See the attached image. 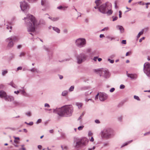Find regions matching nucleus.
I'll return each instance as SVG.
<instances>
[{
    "instance_id": "obj_1",
    "label": "nucleus",
    "mask_w": 150,
    "mask_h": 150,
    "mask_svg": "<svg viewBox=\"0 0 150 150\" xmlns=\"http://www.w3.org/2000/svg\"><path fill=\"white\" fill-rule=\"evenodd\" d=\"M74 108L71 105L64 106L54 110V112H57L58 115L62 117L71 116L73 112Z\"/></svg>"
},
{
    "instance_id": "obj_2",
    "label": "nucleus",
    "mask_w": 150,
    "mask_h": 150,
    "mask_svg": "<svg viewBox=\"0 0 150 150\" xmlns=\"http://www.w3.org/2000/svg\"><path fill=\"white\" fill-rule=\"evenodd\" d=\"M25 22H27L28 30L29 32H33L35 30V26L36 23V20L32 15H28L27 17L24 18Z\"/></svg>"
},
{
    "instance_id": "obj_3",
    "label": "nucleus",
    "mask_w": 150,
    "mask_h": 150,
    "mask_svg": "<svg viewBox=\"0 0 150 150\" xmlns=\"http://www.w3.org/2000/svg\"><path fill=\"white\" fill-rule=\"evenodd\" d=\"M112 132V131L110 129H106L102 132V137L104 138H110Z\"/></svg>"
},
{
    "instance_id": "obj_4",
    "label": "nucleus",
    "mask_w": 150,
    "mask_h": 150,
    "mask_svg": "<svg viewBox=\"0 0 150 150\" xmlns=\"http://www.w3.org/2000/svg\"><path fill=\"white\" fill-rule=\"evenodd\" d=\"M144 71L147 76L150 77V64L146 63L144 65Z\"/></svg>"
},
{
    "instance_id": "obj_5",
    "label": "nucleus",
    "mask_w": 150,
    "mask_h": 150,
    "mask_svg": "<svg viewBox=\"0 0 150 150\" xmlns=\"http://www.w3.org/2000/svg\"><path fill=\"white\" fill-rule=\"evenodd\" d=\"M76 43L78 46L81 47L85 45L86 41L84 39L79 38L76 40Z\"/></svg>"
},
{
    "instance_id": "obj_6",
    "label": "nucleus",
    "mask_w": 150,
    "mask_h": 150,
    "mask_svg": "<svg viewBox=\"0 0 150 150\" xmlns=\"http://www.w3.org/2000/svg\"><path fill=\"white\" fill-rule=\"evenodd\" d=\"M108 6L107 3H106L105 4H102L98 7L99 10L100 12L103 13H105L108 9Z\"/></svg>"
},
{
    "instance_id": "obj_7",
    "label": "nucleus",
    "mask_w": 150,
    "mask_h": 150,
    "mask_svg": "<svg viewBox=\"0 0 150 150\" xmlns=\"http://www.w3.org/2000/svg\"><path fill=\"white\" fill-rule=\"evenodd\" d=\"M16 38L15 37H13L12 38H8L7 39V41H9L8 43L7 47H12L13 45V43L12 42L13 41H15V40Z\"/></svg>"
},
{
    "instance_id": "obj_8",
    "label": "nucleus",
    "mask_w": 150,
    "mask_h": 150,
    "mask_svg": "<svg viewBox=\"0 0 150 150\" xmlns=\"http://www.w3.org/2000/svg\"><path fill=\"white\" fill-rule=\"evenodd\" d=\"M20 7L21 10L23 11L29 8V6L25 2H23L21 4Z\"/></svg>"
},
{
    "instance_id": "obj_9",
    "label": "nucleus",
    "mask_w": 150,
    "mask_h": 150,
    "mask_svg": "<svg viewBox=\"0 0 150 150\" xmlns=\"http://www.w3.org/2000/svg\"><path fill=\"white\" fill-rule=\"evenodd\" d=\"M86 56L85 55L82 54L77 57V61L79 64L81 63L84 61L86 59Z\"/></svg>"
},
{
    "instance_id": "obj_10",
    "label": "nucleus",
    "mask_w": 150,
    "mask_h": 150,
    "mask_svg": "<svg viewBox=\"0 0 150 150\" xmlns=\"http://www.w3.org/2000/svg\"><path fill=\"white\" fill-rule=\"evenodd\" d=\"M108 97V96L105 93H101L99 94V98L101 101H103L106 99Z\"/></svg>"
},
{
    "instance_id": "obj_11",
    "label": "nucleus",
    "mask_w": 150,
    "mask_h": 150,
    "mask_svg": "<svg viewBox=\"0 0 150 150\" xmlns=\"http://www.w3.org/2000/svg\"><path fill=\"white\" fill-rule=\"evenodd\" d=\"M82 143V144L83 145H85L88 142V139L86 138H82L81 140Z\"/></svg>"
},
{
    "instance_id": "obj_12",
    "label": "nucleus",
    "mask_w": 150,
    "mask_h": 150,
    "mask_svg": "<svg viewBox=\"0 0 150 150\" xmlns=\"http://www.w3.org/2000/svg\"><path fill=\"white\" fill-rule=\"evenodd\" d=\"M127 75L128 77H129L132 79H136L137 77V75L136 74H127Z\"/></svg>"
},
{
    "instance_id": "obj_13",
    "label": "nucleus",
    "mask_w": 150,
    "mask_h": 150,
    "mask_svg": "<svg viewBox=\"0 0 150 150\" xmlns=\"http://www.w3.org/2000/svg\"><path fill=\"white\" fill-rule=\"evenodd\" d=\"M5 99L7 101H11L14 100V98L11 96H7Z\"/></svg>"
},
{
    "instance_id": "obj_14",
    "label": "nucleus",
    "mask_w": 150,
    "mask_h": 150,
    "mask_svg": "<svg viewBox=\"0 0 150 150\" xmlns=\"http://www.w3.org/2000/svg\"><path fill=\"white\" fill-rule=\"evenodd\" d=\"M7 96L6 93L4 91H0V96L1 98H4L5 99Z\"/></svg>"
},
{
    "instance_id": "obj_15",
    "label": "nucleus",
    "mask_w": 150,
    "mask_h": 150,
    "mask_svg": "<svg viewBox=\"0 0 150 150\" xmlns=\"http://www.w3.org/2000/svg\"><path fill=\"white\" fill-rule=\"evenodd\" d=\"M95 3L96 4V6L94 7L95 9H97L98 8V6L101 4V1L100 0H96Z\"/></svg>"
},
{
    "instance_id": "obj_16",
    "label": "nucleus",
    "mask_w": 150,
    "mask_h": 150,
    "mask_svg": "<svg viewBox=\"0 0 150 150\" xmlns=\"http://www.w3.org/2000/svg\"><path fill=\"white\" fill-rule=\"evenodd\" d=\"M41 4L42 6H45L48 5V2L46 0H41Z\"/></svg>"
},
{
    "instance_id": "obj_17",
    "label": "nucleus",
    "mask_w": 150,
    "mask_h": 150,
    "mask_svg": "<svg viewBox=\"0 0 150 150\" xmlns=\"http://www.w3.org/2000/svg\"><path fill=\"white\" fill-rule=\"evenodd\" d=\"M117 28L120 30V32L122 33L124 32V29L122 26L120 25H117Z\"/></svg>"
},
{
    "instance_id": "obj_18",
    "label": "nucleus",
    "mask_w": 150,
    "mask_h": 150,
    "mask_svg": "<svg viewBox=\"0 0 150 150\" xmlns=\"http://www.w3.org/2000/svg\"><path fill=\"white\" fill-rule=\"evenodd\" d=\"M14 138L15 140H14V142L16 144H18L19 143V140H20L19 138V137H14Z\"/></svg>"
},
{
    "instance_id": "obj_19",
    "label": "nucleus",
    "mask_w": 150,
    "mask_h": 150,
    "mask_svg": "<svg viewBox=\"0 0 150 150\" xmlns=\"http://www.w3.org/2000/svg\"><path fill=\"white\" fill-rule=\"evenodd\" d=\"M81 144H82L81 141L77 142H76V148H78L81 146Z\"/></svg>"
},
{
    "instance_id": "obj_20",
    "label": "nucleus",
    "mask_w": 150,
    "mask_h": 150,
    "mask_svg": "<svg viewBox=\"0 0 150 150\" xmlns=\"http://www.w3.org/2000/svg\"><path fill=\"white\" fill-rule=\"evenodd\" d=\"M76 105L78 106L79 108H81L83 105V104L80 103H76Z\"/></svg>"
},
{
    "instance_id": "obj_21",
    "label": "nucleus",
    "mask_w": 150,
    "mask_h": 150,
    "mask_svg": "<svg viewBox=\"0 0 150 150\" xmlns=\"http://www.w3.org/2000/svg\"><path fill=\"white\" fill-rule=\"evenodd\" d=\"M144 32V30H142L139 33L137 36V38H139L140 37V36L143 34Z\"/></svg>"
},
{
    "instance_id": "obj_22",
    "label": "nucleus",
    "mask_w": 150,
    "mask_h": 150,
    "mask_svg": "<svg viewBox=\"0 0 150 150\" xmlns=\"http://www.w3.org/2000/svg\"><path fill=\"white\" fill-rule=\"evenodd\" d=\"M49 18L53 21H56L59 19V18H57V17H56V18L49 17Z\"/></svg>"
},
{
    "instance_id": "obj_23",
    "label": "nucleus",
    "mask_w": 150,
    "mask_h": 150,
    "mask_svg": "<svg viewBox=\"0 0 150 150\" xmlns=\"http://www.w3.org/2000/svg\"><path fill=\"white\" fill-rule=\"evenodd\" d=\"M53 29L54 30L57 32V33H60V30L58 28L53 27Z\"/></svg>"
},
{
    "instance_id": "obj_24",
    "label": "nucleus",
    "mask_w": 150,
    "mask_h": 150,
    "mask_svg": "<svg viewBox=\"0 0 150 150\" xmlns=\"http://www.w3.org/2000/svg\"><path fill=\"white\" fill-rule=\"evenodd\" d=\"M68 93V92L67 91H63L62 93V95L63 96H66L67 95V94Z\"/></svg>"
},
{
    "instance_id": "obj_25",
    "label": "nucleus",
    "mask_w": 150,
    "mask_h": 150,
    "mask_svg": "<svg viewBox=\"0 0 150 150\" xmlns=\"http://www.w3.org/2000/svg\"><path fill=\"white\" fill-rule=\"evenodd\" d=\"M112 11L110 10H108V11H107L106 13H107L108 14L110 15L112 14Z\"/></svg>"
},
{
    "instance_id": "obj_26",
    "label": "nucleus",
    "mask_w": 150,
    "mask_h": 150,
    "mask_svg": "<svg viewBox=\"0 0 150 150\" xmlns=\"http://www.w3.org/2000/svg\"><path fill=\"white\" fill-rule=\"evenodd\" d=\"M105 76H106V77H109V72L107 71H105Z\"/></svg>"
},
{
    "instance_id": "obj_27",
    "label": "nucleus",
    "mask_w": 150,
    "mask_h": 150,
    "mask_svg": "<svg viewBox=\"0 0 150 150\" xmlns=\"http://www.w3.org/2000/svg\"><path fill=\"white\" fill-rule=\"evenodd\" d=\"M20 92L21 93L23 94V95H25V92L24 90H20Z\"/></svg>"
},
{
    "instance_id": "obj_28",
    "label": "nucleus",
    "mask_w": 150,
    "mask_h": 150,
    "mask_svg": "<svg viewBox=\"0 0 150 150\" xmlns=\"http://www.w3.org/2000/svg\"><path fill=\"white\" fill-rule=\"evenodd\" d=\"M83 127H84V126H81L79 127L78 128V129L79 130H82Z\"/></svg>"
},
{
    "instance_id": "obj_29",
    "label": "nucleus",
    "mask_w": 150,
    "mask_h": 150,
    "mask_svg": "<svg viewBox=\"0 0 150 150\" xmlns=\"http://www.w3.org/2000/svg\"><path fill=\"white\" fill-rule=\"evenodd\" d=\"M57 8L59 9H63L64 10L65 8V7H63L62 6H60L58 7H57Z\"/></svg>"
},
{
    "instance_id": "obj_30",
    "label": "nucleus",
    "mask_w": 150,
    "mask_h": 150,
    "mask_svg": "<svg viewBox=\"0 0 150 150\" xmlns=\"http://www.w3.org/2000/svg\"><path fill=\"white\" fill-rule=\"evenodd\" d=\"M74 88V86H72L69 89V91H72L73 90Z\"/></svg>"
},
{
    "instance_id": "obj_31",
    "label": "nucleus",
    "mask_w": 150,
    "mask_h": 150,
    "mask_svg": "<svg viewBox=\"0 0 150 150\" xmlns=\"http://www.w3.org/2000/svg\"><path fill=\"white\" fill-rule=\"evenodd\" d=\"M25 53L24 52H22L21 53L20 55H19V56L20 57H21L22 56H23L25 55Z\"/></svg>"
},
{
    "instance_id": "obj_32",
    "label": "nucleus",
    "mask_w": 150,
    "mask_h": 150,
    "mask_svg": "<svg viewBox=\"0 0 150 150\" xmlns=\"http://www.w3.org/2000/svg\"><path fill=\"white\" fill-rule=\"evenodd\" d=\"M134 98L136 100H140V99L139 97L137 96H134Z\"/></svg>"
},
{
    "instance_id": "obj_33",
    "label": "nucleus",
    "mask_w": 150,
    "mask_h": 150,
    "mask_svg": "<svg viewBox=\"0 0 150 150\" xmlns=\"http://www.w3.org/2000/svg\"><path fill=\"white\" fill-rule=\"evenodd\" d=\"M132 54V52H129L126 53V56H128V55H130Z\"/></svg>"
},
{
    "instance_id": "obj_34",
    "label": "nucleus",
    "mask_w": 150,
    "mask_h": 150,
    "mask_svg": "<svg viewBox=\"0 0 150 150\" xmlns=\"http://www.w3.org/2000/svg\"><path fill=\"white\" fill-rule=\"evenodd\" d=\"M7 72V71H4L2 73V74L3 75H4L5 74H6Z\"/></svg>"
},
{
    "instance_id": "obj_35",
    "label": "nucleus",
    "mask_w": 150,
    "mask_h": 150,
    "mask_svg": "<svg viewBox=\"0 0 150 150\" xmlns=\"http://www.w3.org/2000/svg\"><path fill=\"white\" fill-rule=\"evenodd\" d=\"M125 86L123 85L122 84L120 85V88L121 89H123L125 88Z\"/></svg>"
},
{
    "instance_id": "obj_36",
    "label": "nucleus",
    "mask_w": 150,
    "mask_h": 150,
    "mask_svg": "<svg viewBox=\"0 0 150 150\" xmlns=\"http://www.w3.org/2000/svg\"><path fill=\"white\" fill-rule=\"evenodd\" d=\"M115 90V89L114 88H112L110 90V91L111 92H113Z\"/></svg>"
},
{
    "instance_id": "obj_37",
    "label": "nucleus",
    "mask_w": 150,
    "mask_h": 150,
    "mask_svg": "<svg viewBox=\"0 0 150 150\" xmlns=\"http://www.w3.org/2000/svg\"><path fill=\"white\" fill-rule=\"evenodd\" d=\"M45 107H47L48 108L50 107V105L47 103H45Z\"/></svg>"
},
{
    "instance_id": "obj_38",
    "label": "nucleus",
    "mask_w": 150,
    "mask_h": 150,
    "mask_svg": "<svg viewBox=\"0 0 150 150\" xmlns=\"http://www.w3.org/2000/svg\"><path fill=\"white\" fill-rule=\"evenodd\" d=\"M93 134V133L91 131H89L88 133V135L90 136H92Z\"/></svg>"
},
{
    "instance_id": "obj_39",
    "label": "nucleus",
    "mask_w": 150,
    "mask_h": 150,
    "mask_svg": "<svg viewBox=\"0 0 150 150\" xmlns=\"http://www.w3.org/2000/svg\"><path fill=\"white\" fill-rule=\"evenodd\" d=\"M122 44H126V40H123L122 42Z\"/></svg>"
},
{
    "instance_id": "obj_40",
    "label": "nucleus",
    "mask_w": 150,
    "mask_h": 150,
    "mask_svg": "<svg viewBox=\"0 0 150 150\" xmlns=\"http://www.w3.org/2000/svg\"><path fill=\"white\" fill-rule=\"evenodd\" d=\"M138 3L140 5H144L145 4L142 1H140Z\"/></svg>"
},
{
    "instance_id": "obj_41",
    "label": "nucleus",
    "mask_w": 150,
    "mask_h": 150,
    "mask_svg": "<svg viewBox=\"0 0 150 150\" xmlns=\"http://www.w3.org/2000/svg\"><path fill=\"white\" fill-rule=\"evenodd\" d=\"M108 61H109L111 63H113L114 62V61L113 60H111L109 59H108Z\"/></svg>"
},
{
    "instance_id": "obj_42",
    "label": "nucleus",
    "mask_w": 150,
    "mask_h": 150,
    "mask_svg": "<svg viewBox=\"0 0 150 150\" xmlns=\"http://www.w3.org/2000/svg\"><path fill=\"white\" fill-rule=\"evenodd\" d=\"M112 18H113V21H114L116 20L117 18V17H113Z\"/></svg>"
},
{
    "instance_id": "obj_43",
    "label": "nucleus",
    "mask_w": 150,
    "mask_h": 150,
    "mask_svg": "<svg viewBox=\"0 0 150 150\" xmlns=\"http://www.w3.org/2000/svg\"><path fill=\"white\" fill-rule=\"evenodd\" d=\"M41 121H42V120H41V119H38V121H37V124H38V123H40V122H41Z\"/></svg>"
},
{
    "instance_id": "obj_44",
    "label": "nucleus",
    "mask_w": 150,
    "mask_h": 150,
    "mask_svg": "<svg viewBox=\"0 0 150 150\" xmlns=\"http://www.w3.org/2000/svg\"><path fill=\"white\" fill-rule=\"evenodd\" d=\"M119 17L120 18L122 17V13L121 11H119Z\"/></svg>"
},
{
    "instance_id": "obj_45",
    "label": "nucleus",
    "mask_w": 150,
    "mask_h": 150,
    "mask_svg": "<svg viewBox=\"0 0 150 150\" xmlns=\"http://www.w3.org/2000/svg\"><path fill=\"white\" fill-rule=\"evenodd\" d=\"M25 123L30 125H32L33 124V122H30L29 123H27L26 122H25Z\"/></svg>"
},
{
    "instance_id": "obj_46",
    "label": "nucleus",
    "mask_w": 150,
    "mask_h": 150,
    "mask_svg": "<svg viewBox=\"0 0 150 150\" xmlns=\"http://www.w3.org/2000/svg\"><path fill=\"white\" fill-rule=\"evenodd\" d=\"M146 5V8H148V5L150 4V3H147L145 4Z\"/></svg>"
},
{
    "instance_id": "obj_47",
    "label": "nucleus",
    "mask_w": 150,
    "mask_h": 150,
    "mask_svg": "<svg viewBox=\"0 0 150 150\" xmlns=\"http://www.w3.org/2000/svg\"><path fill=\"white\" fill-rule=\"evenodd\" d=\"M26 115L29 116H30L31 115V113L30 112H28L26 113Z\"/></svg>"
},
{
    "instance_id": "obj_48",
    "label": "nucleus",
    "mask_w": 150,
    "mask_h": 150,
    "mask_svg": "<svg viewBox=\"0 0 150 150\" xmlns=\"http://www.w3.org/2000/svg\"><path fill=\"white\" fill-rule=\"evenodd\" d=\"M95 148V146H93L92 148H89L88 149V150H94Z\"/></svg>"
},
{
    "instance_id": "obj_49",
    "label": "nucleus",
    "mask_w": 150,
    "mask_h": 150,
    "mask_svg": "<svg viewBox=\"0 0 150 150\" xmlns=\"http://www.w3.org/2000/svg\"><path fill=\"white\" fill-rule=\"evenodd\" d=\"M144 39L145 38L144 37H143L142 38L140 39L139 41V42H141L142 41V40H144Z\"/></svg>"
},
{
    "instance_id": "obj_50",
    "label": "nucleus",
    "mask_w": 150,
    "mask_h": 150,
    "mask_svg": "<svg viewBox=\"0 0 150 150\" xmlns=\"http://www.w3.org/2000/svg\"><path fill=\"white\" fill-rule=\"evenodd\" d=\"M20 92V90L19 91H14V93L16 94H18Z\"/></svg>"
},
{
    "instance_id": "obj_51",
    "label": "nucleus",
    "mask_w": 150,
    "mask_h": 150,
    "mask_svg": "<svg viewBox=\"0 0 150 150\" xmlns=\"http://www.w3.org/2000/svg\"><path fill=\"white\" fill-rule=\"evenodd\" d=\"M95 122L97 123H99L100 122V121L98 120H95Z\"/></svg>"
},
{
    "instance_id": "obj_52",
    "label": "nucleus",
    "mask_w": 150,
    "mask_h": 150,
    "mask_svg": "<svg viewBox=\"0 0 150 150\" xmlns=\"http://www.w3.org/2000/svg\"><path fill=\"white\" fill-rule=\"evenodd\" d=\"M108 28H104L102 30V31H104L105 30H108Z\"/></svg>"
},
{
    "instance_id": "obj_53",
    "label": "nucleus",
    "mask_w": 150,
    "mask_h": 150,
    "mask_svg": "<svg viewBox=\"0 0 150 150\" xmlns=\"http://www.w3.org/2000/svg\"><path fill=\"white\" fill-rule=\"evenodd\" d=\"M150 134V132H147V133H145L144 134V136H145V135H148V134Z\"/></svg>"
},
{
    "instance_id": "obj_54",
    "label": "nucleus",
    "mask_w": 150,
    "mask_h": 150,
    "mask_svg": "<svg viewBox=\"0 0 150 150\" xmlns=\"http://www.w3.org/2000/svg\"><path fill=\"white\" fill-rule=\"evenodd\" d=\"M98 58V57H94V58H93V60L95 61H96V60H97V59Z\"/></svg>"
},
{
    "instance_id": "obj_55",
    "label": "nucleus",
    "mask_w": 150,
    "mask_h": 150,
    "mask_svg": "<svg viewBox=\"0 0 150 150\" xmlns=\"http://www.w3.org/2000/svg\"><path fill=\"white\" fill-rule=\"evenodd\" d=\"M42 146L40 145H39L38 146V148L40 149H41L42 148Z\"/></svg>"
},
{
    "instance_id": "obj_56",
    "label": "nucleus",
    "mask_w": 150,
    "mask_h": 150,
    "mask_svg": "<svg viewBox=\"0 0 150 150\" xmlns=\"http://www.w3.org/2000/svg\"><path fill=\"white\" fill-rule=\"evenodd\" d=\"M127 144H128V143H126L124 144L123 145H122L121 146V148H122L123 147H124V146H125L126 145H127Z\"/></svg>"
},
{
    "instance_id": "obj_57",
    "label": "nucleus",
    "mask_w": 150,
    "mask_h": 150,
    "mask_svg": "<svg viewBox=\"0 0 150 150\" xmlns=\"http://www.w3.org/2000/svg\"><path fill=\"white\" fill-rule=\"evenodd\" d=\"M100 38H102L103 37H104L105 36L103 34H100Z\"/></svg>"
},
{
    "instance_id": "obj_58",
    "label": "nucleus",
    "mask_w": 150,
    "mask_h": 150,
    "mask_svg": "<svg viewBox=\"0 0 150 150\" xmlns=\"http://www.w3.org/2000/svg\"><path fill=\"white\" fill-rule=\"evenodd\" d=\"M22 69V68L21 67H19L17 68V70H21Z\"/></svg>"
},
{
    "instance_id": "obj_59",
    "label": "nucleus",
    "mask_w": 150,
    "mask_h": 150,
    "mask_svg": "<svg viewBox=\"0 0 150 150\" xmlns=\"http://www.w3.org/2000/svg\"><path fill=\"white\" fill-rule=\"evenodd\" d=\"M90 141L92 142L94 141V139L93 138V137H91V138L90 139Z\"/></svg>"
},
{
    "instance_id": "obj_60",
    "label": "nucleus",
    "mask_w": 150,
    "mask_h": 150,
    "mask_svg": "<svg viewBox=\"0 0 150 150\" xmlns=\"http://www.w3.org/2000/svg\"><path fill=\"white\" fill-rule=\"evenodd\" d=\"M99 95V94L98 93L96 96V97H95V99L96 100L98 98V95Z\"/></svg>"
},
{
    "instance_id": "obj_61",
    "label": "nucleus",
    "mask_w": 150,
    "mask_h": 150,
    "mask_svg": "<svg viewBox=\"0 0 150 150\" xmlns=\"http://www.w3.org/2000/svg\"><path fill=\"white\" fill-rule=\"evenodd\" d=\"M108 38L109 39H110L111 40H114L115 39V38H112L108 37Z\"/></svg>"
},
{
    "instance_id": "obj_62",
    "label": "nucleus",
    "mask_w": 150,
    "mask_h": 150,
    "mask_svg": "<svg viewBox=\"0 0 150 150\" xmlns=\"http://www.w3.org/2000/svg\"><path fill=\"white\" fill-rule=\"evenodd\" d=\"M59 78L60 79H62L63 78V76L61 75H59Z\"/></svg>"
},
{
    "instance_id": "obj_63",
    "label": "nucleus",
    "mask_w": 150,
    "mask_h": 150,
    "mask_svg": "<svg viewBox=\"0 0 150 150\" xmlns=\"http://www.w3.org/2000/svg\"><path fill=\"white\" fill-rule=\"evenodd\" d=\"M12 27L11 26H10V27H9V26H8L6 28H7V29H9V28H10L11 29L12 28Z\"/></svg>"
},
{
    "instance_id": "obj_64",
    "label": "nucleus",
    "mask_w": 150,
    "mask_h": 150,
    "mask_svg": "<svg viewBox=\"0 0 150 150\" xmlns=\"http://www.w3.org/2000/svg\"><path fill=\"white\" fill-rule=\"evenodd\" d=\"M50 132L51 133H52L53 132V129H52V130H51L50 131Z\"/></svg>"
}]
</instances>
